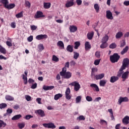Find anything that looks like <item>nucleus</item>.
Masks as SVG:
<instances>
[{
    "label": "nucleus",
    "mask_w": 129,
    "mask_h": 129,
    "mask_svg": "<svg viewBox=\"0 0 129 129\" xmlns=\"http://www.w3.org/2000/svg\"><path fill=\"white\" fill-rule=\"evenodd\" d=\"M129 65V59L128 58H124L123 60L122 65L120 68L119 72L117 75V77H121L122 74H123V72L126 67H128Z\"/></svg>",
    "instance_id": "nucleus-1"
},
{
    "label": "nucleus",
    "mask_w": 129,
    "mask_h": 129,
    "mask_svg": "<svg viewBox=\"0 0 129 129\" xmlns=\"http://www.w3.org/2000/svg\"><path fill=\"white\" fill-rule=\"evenodd\" d=\"M120 56L117 53H114L110 56V60L112 63H115L119 60Z\"/></svg>",
    "instance_id": "nucleus-2"
},
{
    "label": "nucleus",
    "mask_w": 129,
    "mask_h": 129,
    "mask_svg": "<svg viewBox=\"0 0 129 129\" xmlns=\"http://www.w3.org/2000/svg\"><path fill=\"white\" fill-rule=\"evenodd\" d=\"M69 85H72V86H74L75 91H79L80 89V84L77 83L76 81L72 82L69 84Z\"/></svg>",
    "instance_id": "nucleus-3"
},
{
    "label": "nucleus",
    "mask_w": 129,
    "mask_h": 129,
    "mask_svg": "<svg viewBox=\"0 0 129 129\" xmlns=\"http://www.w3.org/2000/svg\"><path fill=\"white\" fill-rule=\"evenodd\" d=\"M43 126L47 128H56V125L53 123H43Z\"/></svg>",
    "instance_id": "nucleus-4"
},
{
    "label": "nucleus",
    "mask_w": 129,
    "mask_h": 129,
    "mask_svg": "<svg viewBox=\"0 0 129 129\" xmlns=\"http://www.w3.org/2000/svg\"><path fill=\"white\" fill-rule=\"evenodd\" d=\"M40 18H45V15L42 11H37L34 16V19H39Z\"/></svg>",
    "instance_id": "nucleus-5"
},
{
    "label": "nucleus",
    "mask_w": 129,
    "mask_h": 129,
    "mask_svg": "<svg viewBox=\"0 0 129 129\" xmlns=\"http://www.w3.org/2000/svg\"><path fill=\"white\" fill-rule=\"evenodd\" d=\"M71 92V91L70 90V88H67L66 90L65 94L66 98V99H68V100H70V99H71V95H70Z\"/></svg>",
    "instance_id": "nucleus-6"
},
{
    "label": "nucleus",
    "mask_w": 129,
    "mask_h": 129,
    "mask_svg": "<svg viewBox=\"0 0 129 129\" xmlns=\"http://www.w3.org/2000/svg\"><path fill=\"white\" fill-rule=\"evenodd\" d=\"M35 113L38 114L40 116V117H44L46 115L45 114V112L42 109L36 110L35 111Z\"/></svg>",
    "instance_id": "nucleus-7"
},
{
    "label": "nucleus",
    "mask_w": 129,
    "mask_h": 129,
    "mask_svg": "<svg viewBox=\"0 0 129 129\" xmlns=\"http://www.w3.org/2000/svg\"><path fill=\"white\" fill-rule=\"evenodd\" d=\"M128 101V98H127V97H120L118 102L119 103V104H121L122 102H127Z\"/></svg>",
    "instance_id": "nucleus-8"
},
{
    "label": "nucleus",
    "mask_w": 129,
    "mask_h": 129,
    "mask_svg": "<svg viewBox=\"0 0 129 129\" xmlns=\"http://www.w3.org/2000/svg\"><path fill=\"white\" fill-rule=\"evenodd\" d=\"M48 35L47 34H40L36 36V40H43L44 39H47Z\"/></svg>",
    "instance_id": "nucleus-9"
},
{
    "label": "nucleus",
    "mask_w": 129,
    "mask_h": 129,
    "mask_svg": "<svg viewBox=\"0 0 129 129\" xmlns=\"http://www.w3.org/2000/svg\"><path fill=\"white\" fill-rule=\"evenodd\" d=\"M73 6H74V0L68 1L65 5L66 8H71Z\"/></svg>",
    "instance_id": "nucleus-10"
},
{
    "label": "nucleus",
    "mask_w": 129,
    "mask_h": 129,
    "mask_svg": "<svg viewBox=\"0 0 129 129\" xmlns=\"http://www.w3.org/2000/svg\"><path fill=\"white\" fill-rule=\"evenodd\" d=\"M106 14V17L108 20H113V16H112V13L110 11H107Z\"/></svg>",
    "instance_id": "nucleus-11"
},
{
    "label": "nucleus",
    "mask_w": 129,
    "mask_h": 129,
    "mask_svg": "<svg viewBox=\"0 0 129 129\" xmlns=\"http://www.w3.org/2000/svg\"><path fill=\"white\" fill-rule=\"evenodd\" d=\"M61 76H62L64 79H70V78H71L72 76V73L70 72H67L64 74V75Z\"/></svg>",
    "instance_id": "nucleus-12"
},
{
    "label": "nucleus",
    "mask_w": 129,
    "mask_h": 129,
    "mask_svg": "<svg viewBox=\"0 0 129 129\" xmlns=\"http://www.w3.org/2000/svg\"><path fill=\"white\" fill-rule=\"evenodd\" d=\"M90 87H92L94 91H96V92H99V88L96 84H91Z\"/></svg>",
    "instance_id": "nucleus-13"
},
{
    "label": "nucleus",
    "mask_w": 129,
    "mask_h": 129,
    "mask_svg": "<svg viewBox=\"0 0 129 129\" xmlns=\"http://www.w3.org/2000/svg\"><path fill=\"white\" fill-rule=\"evenodd\" d=\"M122 122L125 125L128 124L129 123V116H125L122 120Z\"/></svg>",
    "instance_id": "nucleus-14"
},
{
    "label": "nucleus",
    "mask_w": 129,
    "mask_h": 129,
    "mask_svg": "<svg viewBox=\"0 0 129 129\" xmlns=\"http://www.w3.org/2000/svg\"><path fill=\"white\" fill-rule=\"evenodd\" d=\"M55 88V86H46V85H44L43 86V89H44V90H52V89H54Z\"/></svg>",
    "instance_id": "nucleus-15"
},
{
    "label": "nucleus",
    "mask_w": 129,
    "mask_h": 129,
    "mask_svg": "<svg viewBox=\"0 0 129 129\" xmlns=\"http://www.w3.org/2000/svg\"><path fill=\"white\" fill-rule=\"evenodd\" d=\"M118 79H119V78L117 76H112L110 78V82H111V83H114V82H116Z\"/></svg>",
    "instance_id": "nucleus-16"
},
{
    "label": "nucleus",
    "mask_w": 129,
    "mask_h": 129,
    "mask_svg": "<svg viewBox=\"0 0 129 129\" xmlns=\"http://www.w3.org/2000/svg\"><path fill=\"white\" fill-rule=\"evenodd\" d=\"M103 77H104V74L102 73L99 75H96V76H95V78L96 79V80H100L101 79H102V78H103Z\"/></svg>",
    "instance_id": "nucleus-17"
},
{
    "label": "nucleus",
    "mask_w": 129,
    "mask_h": 129,
    "mask_svg": "<svg viewBox=\"0 0 129 129\" xmlns=\"http://www.w3.org/2000/svg\"><path fill=\"white\" fill-rule=\"evenodd\" d=\"M15 7H16V5L15 4H11L5 5L4 7L6 8V9H8V10H12V9H14Z\"/></svg>",
    "instance_id": "nucleus-18"
},
{
    "label": "nucleus",
    "mask_w": 129,
    "mask_h": 129,
    "mask_svg": "<svg viewBox=\"0 0 129 129\" xmlns=\"http://www.w3.org/2000/svg\"><path fill=\"white\" fill-rule=\"evenodd\" d=\"M70 30L71 33H75L76 31H77V27L74 26V25H72L70 26Z\"/></svg>",
    "instance_id": "nucleus-19"
},
{
    "label": "nucleus",
    "mask_w": 129,
    "mask_h": 129,
    "mask_svg": "<svg viewBox=\"0 0 129 129\" xmlns=\"http://www.w3.org/2000/svg\"><path fill=\"white\" fill-rule=\"evenodd\" d=\"M85 47L86 51L89 50V49H91V45L88 41H86L85 43Z\"/></svg>",
    "instance_id": "nucleus-20"
},
{
    "label": "nucleus",
    "mask_w": 129,
    "mask_h": 129,
    "mask_svg": "<svg viewBox=\"0 0 129 129\" xmlns=\"http://www.w3.org/2000/svg\"><path fill=\"white\" fill-rule=\"evenodd\" d=\"M128 71L123 73L121 76L122 79H127V78H128Z\"/></svg>",
    "instance_id": "nucleus-21"
},
{
    "label": "nucleus",
    "mask_w": 129,
    "mask_h": 129,
    "mask_svg": "<svg viewBox=\"0 0 129 129\" xmlns=\"http://www.w3.org/2000/svg\"><path fill=\"white\" fill-rule=\"evenodd\" d=\"M108 39L109 37L107 35H105L104 37H103L101 40V43H107V41H108Z\"/></svg>",
    "instance_id": "nucleus-22"
},
{
    "label": "nucleus",
    "mask_w": 129,
    "mask_h": 129,
    "mask_svg": "<svg viewBox=\"0 0 129 129\" xmlns=\"http://www.w3.org/2000/svg\"><path fill=\"white\" fill-rule=\"evenodd\" d=\"M67 50L68 51V52H70V53H72V52H73L74 51L73 45H68V46L67 47Z\"/></svg>",
    "instance_id": "nucleus-23"
},
{
    "label": "nucleus",
    "mask_w": 129,
    "mask_h": 129,
    "mask_svg": "<svg viewBox=\"0 0 129 129\" xmlns=\"http://www.w3.org/2000/svg\"><path fill=\"white\" fill-rule=\"evenodd\" d=\"M5 99L6 100H9V101H14L15 100V98L9 95L6 96Z\"/></svg>",
    "instance_id": "nucleus-24"
},
{
    "label": "nucleus",
    "mask_w": 129,
    "mask_h": 129,
    "mask_svg": "<svg viewBox=\"0 0 129 129\" xmlns=\"http://www.w3.org/2000/svg\"><path fill=\"white\" fill-rule=\"evenodd\" d=\"M44 9H48L51 8V3H43Z\"/></svg>",
    "instance_id": "nucleus-25"
},
{
    "label": "nucleus",
    "mask_w": 129,
    "mask_h": 129,
    "mask_svg": "<svg viewBox=\"0 0 129 129\" xmlns=\"http://www.w3.org/2000/svg\"><path fill=\"white\" fill-rule=\"evenodd\" d=\"M93 36H94V32H89L87 34V38L89 40H92Z\"/></svg>",
    "instance_id": "nucleus-26"
},
{
    "label": "nucleus",
    "mask_w": 129,
    "mask_h": 129,
    "mask_svg": "<svg viewBox=\"0 0 129 129\" xmlns=\"http://www.w3.org/2000/svg\"><path fill=\"white\" fill-rule=\"evenodd\" d=\"M67 68H66V67H63L62 69V71H61L60 72H59V74L60 75V76H63L65 75L66 73H67Z\"/></svg>",
    "instance_id": "nucleus-27"
},
{
    "label": "nucleus",
    "mask_w": 129,
    "mask_h": 129,
    "mask_svg": "<svg viewBox=\"0 0 129 129\" xmlns=\"http://www.w3.org/2000/svg\"><path fill=\"white\" fill-rule=\"evenodd\" d=\"M122 36H123V34L122 32L119 31L116 33L115 35V38L116 39H120V38L122 37Z\"/></svg>",
    "instance_id": "nucleus-28"
},
{
    "label": "nucleus",
    "mask_w": 129,
    "mask_h": 129,
    "mask_svg": "<svg viewBox=\"0 0 129 129\" xmlns=\"http://www.w3.org/2000/svg\"><path fill=\"white\" fill-rule=\"evenodd\" d=\"M21 117H22V115H21V114L16 115L12 118V120H18V119H20V118Z\"/></svg>",
    "instance_id": "nucleus-29"
},
{
    "label": "nucleus",
    "mask_w": 129,
    "mask_h": 129,
    "mask_svg": "<svg viewBox=\"0 0 129 129\" xmlns=\"http://www.w3.org/2000/svg\"><path fill=\"white\" fill-rule=\"evenodd\" d=\"M106 82H107L106 81V80H102L100 81V82H99L100 86L104 87V86H105V85L106 84Z\"/></svg>",
    "instance_id": "nucleus-30"
},
{
    "label": "nucleus",
    "mask_w": 129,
    "mask_h": 129,
    "mask_svg": "<svg viewBox=\"0 0 129 129\" xmlns=\"http://www.w3.org/2000/svg\"><path fill=\"white\" fill-rule=\"evenodd\" d=\"M57 46H58V47H60L61 49H64V43L62 41H58L57 43Z\"/></svg>",
    "instance_id": "nucleus-31"
},
{
    "label": "nucleus",
    "mask_w": 129,
    "mask_h": 129,
    "mask_svg": "<svg viewBox=\"0 0 129 129\" xmlns=\"http://www.w3.org/2000/svg\"><path fill=\"white\" fill-rule=\"evenodd\" d=\"M128 51V46H126L123 49V50L121 51V55H124L126 52Z\"/></svg>",
    "instance_id": "nucleus-32"
},
{
    "label": "nucleus",
    "mask_w": 129,
    "mask_h": 129,
    "mask_svg": "<svg viewBox=\"0 0 129 129\" xmlns=\"http://www.w3.org/2000/svg\"><path fill=\"white\" fill-rule=\"evenodd\" d=\"M25 125H26V124L25 123V122H21V123H18V126L20 129L24 128Z\"/></svg>",
    "instance_id": "nucleus-33"
},
{
    "label": "nucleus",
    "mask_w": 129,
    "mask_h": 129,
    "mask_svg": "<svg viewBox=\"0 0 129 129\" xmlns=\"http://www.w3.org/2000/svg\"><path fill=\"white\" fill-rule=\"evenodd\" d=\"M0 52L2 54H7L6 48H4L2 45H0Z\"/></svg>",
    "instance_id": "nucleus-34"
},
{
    "label": "nucleus",
    "mask_w": 129,
    "mask_h": 129,
    "mask_svg": "<svg viewBox=\"0 0 129 129\" xmlns=\"http://www.w3.org/2000/svg\"><path fill=\"white\" fill-rule=\"evenodd\" d=\"M62 96H63V95H62L60 93L56 94L54 96V99H55V100H58V99H59V98H61V97H62Z\"/></svg>",
    "instance_id": "nucleus-35"
},
{
    "label": "nucleus",
    "mask_w": 129,
    "mask_h": 129,
    "mask_svg": "<svg viewBox=\"0 0 129 129\" xmlns=\"http://www.w3.org/2000/svg\"><path fill=\"white\" fill-rule=\"evenodd\" d=\"M106 47H107V43L106 42H102V44L100 46L101 49H105Z\"/></svg>",
    "instance_id": "nucleus-36"
},
{
    "label": "nucleus",
    "mask_w": 129,
    "mask_h": 129,
    "mask_svg": "<svg viewBox=\"0 0 129 129\" xmlns=\"http://www.w3.org/2000/svg\"><path fill=\"white\" fill-rule=\"evenodd\" d=\"M0 3L5 7L7 5H9V0H0Z\"/></svg>",
    "instance_id": "nucleus-37"
},
{
    "label": "nucleus",
    "mask_w": 129,
    "mask_h": 129,
    "mask_svg": "<svg viewBox=\"0 0 129 129\" xmlns=\"http://www.w3.org/2000/svg\"><path fill=\"white\" fill-rule=\"evenodd\" d=\"M94 8L96 12V13H98L99 12V6L97 4H95L94 5Z\"/></svg>",
    "instance_id": "nucleus-38"
},
{
    "label": "nucleus",
    "mask_w": 129,
    "mask_h": 129,
    "mask_svg": "<svg viewBox=\"0 0 129 129\" xmlns=\"http://www.w3.org/2000/svg\"><path fill=\"white\" fill-rule=\"evenodd\" d=\"M7 123H5L4 121L0 120V127H6Z\"/></svg>",
    "instance_id": "nucleus-39"
},
{
    "label": "nucleus",
    "mask_w": 129,
    "mask_h": 129,
    "mask_svg": "<svg viewBox=\"0 0 129 129\" xmlns=\"http://www.w3.org/2000/svg\"><path fill=\"white\" fill-rule=\"evenodd\" d=\"M52 60L54 62H59V58L57 57L56 55H53L52 57Z\"/></svg>",
    "instance_id": "nucleus-40"
},
{
    "label": "nucleus",
    "mask_w": 129,
    "mask_h": 129,
    "mask_svg": "<svg viewBox=\"0 0 129 129\" xmlns=\"http://www.w3.org/2000/svg\"><path fill=\"white\" fill-rule=\"evenodd\" d=\"M82 98V97L81 96H79L77 97L76 98V103H79L81 101V99Z\"/></svg>",
    "instance_id": "nucleus-41"
},
{
    "label": "nucleus",
    "mask_w": 129,
    "mask_h": 129,
    "mask_svg": "<svg viewBox=\"0 0 129 129\" xmlns=\"http://www.w3.org/2000/svg\"><path fill=\"white\" fill-rule=\"evenodd\" d=\"M8 106L6 103H2L0 104V109H3L4 108H6Z\"/></svg>",
    "instance_id": "nucleus-42"
},
{
    "label": "nucleus",
    "mask_w": 129,
    "mask_h": 129,
    "mask_svg": "<svg viewBox=\"0 0 129 129\" xmlns=\"http://www.w3.org/2000/svg\"><path fill=\"white\" fill-rule=\"evenodd\" d=\"M80 46V42L78 41L75 42L74 49H78V47H79Z\"/></svg>",
    "instance_id": "nucleus-43"
},
{
    "label": "nucleus",
    "mask_w": 129,
    "mask_h": 129,
    "mask_svg": "<svg viewBox=\"0 0 129 129\" xmlns=\"http://www.w3.org/2000/svg\"><path fill=\"white\" fill-rule=\"evenodd\" d=\"M74 59H75L76 60H77V59H78V57H79V53L74 51Z\"/></svg>",
    "instance_id": "nucleus-44"
},
{
    "label": "nucleus",
    "mask_w": 129,
    "mask_h": 129,
    "mask_svg": "<svg viewBox=\"0 0 129 129\" xmlns=\"http://www.w3.org/2000/svg\"><path fill=\"white\" fill-rule=\"evenodd\" d=\"M116 44L115 43H112L109 45L110 49H115L116 48Z\"/></svg>",
    "instance_id": "nucleus-45"
},
{
    "label": "nucleus",
    "mask_w": 129,
    "mask_h": 129,
    "mask_svg": "<svg viewBox=\"0 0 129 129\" xmlns=\"http://www.w3.org/2000/svg\"><path fill=\"white\" fill-rule=\"evenodd\" d=\"M16 17L17 18V19H19V18H23V12L16 14Z\"/></svg>",
    "instance_id": "nucleus-46"
},
{
    "label": "nucleus",
    "mask_w": 129,
    "mask_h": 129,
    "mask_svg": "<svg viewBox=\"0 0 129 129\" xmlns=\"http://www.w3.org/2000/svg\"><path fill=\"white\" fill-rule=\"evenodd\" d=\"M101 60V59H96L94 61V64L96 66H97V65H99V63H100Z\"/></svg>",
    "instance_id": "nucleus-47"
},
{
    "label": "nucleus",
    "mask_w": 129,
    "mask_h": 129,
    "mask_svg": "<svg viewBox=\"0 0 129 129\" xmlns=\"http://www.w3.org/2000/svg\"><path fill=\"white\" fill-rule=\"evenodd\" d=\"M38 48L39 50V51H43V50H44V45H43V44H39L38 46Z\"/></svg>",
    "instance_id": "nucleus-48"
},
{
    "label": "nucleus",
    "mask_w": 129,
    "mask_h": 129,
    "mask_svg": "<svg viewBox=\"0 0 129 129\" xmlns=\"http://www.w3.org/2000/svg\"><path fill=\"white\" fill-rule=\"evenodd\" d=\"M25 5L26 7H28V8H31V3L29 1H25Z\"/></svg>",
    "instance_id": "nucleus-49"
},
{
    "label": "nucleus",
    "mask_w": 129,
    "mask_h": 129,
    "mask_svg": "<svg viewBox=\"0 0 129 129\" xmlns=\"http://www.w3.org/2000/svg\"><path fill=\"white\" fill-rule=\"evenodd\" d=\"M25 99L27 100V101H31V100L32 99V97L29 95H26Z\"/></svg>",
    "instance_id": "nucleus-50"
},
{
    "label": "nucleus",
    "mask_w": 129,
    "mask_h": 129,
    "mask_svg": "<svg viewBox=\"0 0 129 129\" xmlns=\"http://www.w3.org/2000/svg\"><path fill=\"white\" fill-rule=\"evenodd\" d=\"M38 27L35 25H31L30 26V29L31 30H32V31H35L36 30H37V28Z\"/></svg>",
    "instance_id": "nucleus-51"
},
{
    "label": "nucleus",
    "mask_w": 129,
    "mask_h": 129,
    "mask_svg": "<svg viewBox=\"0 0 129 129\" xmlns=\"http://www.w3.org/2000/svg\"><path fill=\"white\" fill-rule=\"evenodd\" d=\"M77 119H79V120H85V117L83 115H80L77 117Z\"/></svg>",
    "instance_id": "nucleus-52"
},
{
    "label": "nucleus",
    "mask_w": 129,
    "mask_h": 129,
    "mask_svg": "<svg viewBox=\"0 0 129 129\" xmlns=\"http://www.w3.org/2000/svg\"><path fill=\"white\" fill-rule=\"evenodd\" d=\"M96 57L97 58H100V51H96L95 54Z\"/></svg>",
    "instance_id": "nucleus-53"
},
{
    "label": "nucleus",
    "mask_w": 129,
    "mask_h": 129,
    "mask_svg": "<svg viewBox=\"0 0 129 129\" xmlns=\"http://www.w3.org/2000/svg\"><path fill=\"white\" fill-rule=\"evenodd\" d=\"M125 45V41L122 40L120 45V48H123V47H124Z\"/></svg>",
    "instance_id": "nucleus-54"
},
{
    "label": "nucleus",
    "mask_w": 129,
    "mask_h": 129,
    "mask_svg": "<svg viewBox=\"0 0 129 129\" xmlns=\"http://www.w3.org/2000/svg\"><path fill=\"white\" fill-rule=\"evenodd\" d=\"M86 99L87 101H89V102L92 101V97H91L89 96H87L86 97Z\"/></svg>",
    "instance_id": "nucleus-55"
},
{
    "label": "nucleus",
    "mask_w": 129,
    "mask_h": 129,
    "mask_svg": "<svg viewBox=\"0 0 129 129\" xmlns=\"http://www.w3.org/2000/svg\"><path fill=\"white\" fill-rule=\"evenodd\" d=\"M31 88L32 89H36V88H37V83H35L34 84H32L31 86Z\"/></svg>",
    "instance_id": "nucleus-56"
},
{
    "label": "nucleus",
    "mask_w": 129,
    "mask_h": 129,
    "mask_svg": "<svg viewBox=\"0 0 129 129\" xmlns=\"http://www.w3.org/2000/svg\"><path fill=\"white\" fill-rule=\"evenodd\" d=\"M7 112L8 114H12L13 113V109L8 108L7 110Z\"/></svg>",
    "instance_id": "nucleus-57"
},
{
    "label": "nucleus",
    "mask_w": 129,
    "mask_h": 129,
    "mask_svg": "<svg viewBox=\"0 0 129 129\" xmlns=\"http://www.w3.org/2000/svg\"><path fill=\"white\" fill-rule=\"evenodd\" d=\"M33 116L32 115H27L25 116V119H30V118H32Z\"/></svg>",
    "instance_id": "nucleus-58"
},
{
    "label": "nucleus",
    "mask_w": 129,
    "mask_h": 129,
    "mask_svg": "<svg viewBox=\"0 0 129 129\" xmlns=\"http://www.w3.org/2000/svg\"><path fill=\"white\" fill-rule=\"evenodd\" d=\"M76 3L78 6H81L82 5V1L81 0H76Z\"/></svg>",
    "instance_id": "nucleus-59"
},
{
    "label": "nucleus",
    "mask_w": 129,
    "mask_h": 129,
    "mask_svg": "<svg viewBox=\"0 0 129 129\" xmlns=\"http://www.w3.org/2000/svg\"><path fill=\"white\" fill-rule=\"evenodd\" d=\"M34 82H35V80H33V79H29L28 80V83H29V84H32L33 83H34Z\"/></svg>",
    "instance_id": "nucleus-60"
},
{
    "label": "nucleus",
    "mask_w": 129,
    "mask_h": 129,
    "mask_svg": "<svg viewBox=\"0 0 129 129\" xmlns=\"http://www.w3.org/2000/svg\"><path fill=\"white\" fill-rule=\"evenodd\" d=\"M6 45L7 46H8L9 47H12V46H13V44L12 43V42L9 41H7L6 42Z\"/></svg>",
    "instance_id": "nucleus-61"
},
{
    "label": "nucleus",
    "mask_w": 129,
    "mask_h": 129,
    "mask_svg": "<svg viewBox=\"0 0 129 129\" xmlns=\"http://www.w3.org/2000/svg\"><path fill=\"white\" fill-rule=\"evenodd\" d=\"M27 40L28 42H32V41H33V36L31 35L28 37Z\"/></svg>",
    "instance_id": "nucleus-62"
},
{
    "label": "nucleus",
    "mask_w": 129,
    "mask_h": 129,
    "mask_svg": "<svg viewBox=\"0 0 129 129\" xmlns=\"http://www.w3.org/2000/svg\"><path fill=\"white\" fill-rule=\"evenodd\" d=\"M75 64H76V62L74 60H72L70 62L71 66H75Z\"/></svg>",
    "instance_id": "nucleus-63"
},
{
    "label": "nucleus",
    "mask_w": 129,
    "mask_h": 129,
    "mask_svg": "<svg viewBox=\"0 0 129 129\" xmlns=\"http://www.w3.org/2000/svg\"><path fill=\"white\" fill-rule=\"evenodd\" d=\"M11 27L13 29H15L16 28V22H12L11 23Z\"/></svg>",
    "instance_id": "nucleus-64"
}]
</instances>
